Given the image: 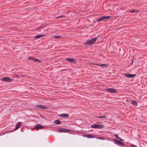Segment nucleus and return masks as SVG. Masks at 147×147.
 <instances>
[{
    "label": "nucleus",
    "mask_w": 147,
    "mask_h": 147,
    "mask_svg": "<svg viewBox=\"0 0 147 147\" xmlns=\"http://www.w3.org/2000/svg\"><path fill=\"white\" fill-rule=\"evenodd\" d=\"M98 38V36L96 37L95 38H93L92 39L87 40L86 42H84L85 45L88 46L89 45H91L93 44L96 41Z\"/></svg>",
    "instance_id": "1"
},
{
    "label": "nucleus",
    "mask_w": 147,
    "mask_h": 147,
    "mask_svg": "<svg viewBox=\"0 0 147 147\" xmlns=\"http://www.w3.org/2000/svg\"><path fill=\"white\" fill-rule=\"evenodd\" d=\"M104 126L103 125H98L96 124L91 125V127L93 128L101 129L104 127Z\"/></svg>",
    "instance_id": "2"
},
{
    "label": "nucleus",
    "mask_w": 147,
    "mask_h": 147,
    "mask_svg": "<svg viewBox=\"0 0 147 147\" xmlns=\"http://www.w3.org/2000/svg\"><path fill=\"white\" fill-rule=\"evenodd\" d=\"M111 18V17L110 16H103L98 19L97 21L98 22H100L104 20L109 19Z\"/></svg>",
    "instance_id": "3"
},
{
    "label": "nucleus",
    "mask_w": 147,
    "mask_h": 147,
    "mask_svg": "<svg viewBox=\"0 0 147 147\" xmlns=\"http://www.w3.org/2000/svg\"><path fill=\"white\" fill-rule=\"evenodd\" d=\"M71 130L69 129H66L64 128H60L58 130V132L60 133L69 132Z\"/></svg>",
    "instance_id": "4"
},
{
    "label": "nucleus",
    "mask_w": 147,
    "mask_h": 147,
    "mask_svg": "<svg viewBox=\"0 0 147 147\" xmlns=\"http://www.w3.org/2000/svg\"><path fill=\"white\" fill-rule=\"evenodd\" d=\"M113 142L115 144L118 145L122 146L125 145L122 142L120 141L119 140L114 139Z\"/></svg>",
    "instance_id": "5"
},
{
    "label": "nucleus",
    "mask_w": 147,
    "mask_h": 147,
    "mask_svg": "<svg viewBox=\"0 0 147 147\" xmlns=\"http://www.w3.org/2000/svg\"><path fill=\"white\" fill-rule=\"evenodd\" d=\"M45 127L39 124H37L34 127V129L38 130L40 129H44Z\"/></svg>",
    "instance_id": "6"
},
{
    "label": "nucleus",
    "mask_w": 147,
    "mask_h": 147,
    "mask_svg": "<svg viewBox=\"0 0 147 147\" xmlns=\"http://www.w3.org/2000/svg\"><path fill=\"white\" fill-rule=\"evenodd\" d=\"M106 90L109 93H115L117 92L116 89L113 88H107Z\"/></svg>",
    "instance_id": "7"
},
{
    "label": "nucleus",
    "mask_w": 147,
    "mask_h": 147,
    "mask_svg": "<svg viewBox=\"0 0 147 147\" xmlns=\"http://www.w3.org/2000/svg\"><path fill=\"white\" fill-rule=\"evenodd\" d=\"M1 79L2 81L7 82H11L12 81V80L9 77H5L1 78Z\"/></svg>",
    "instance_id": "8"
},
{
    "label": "nucleus",
    "mask_w": 147,
    "mask_h": 147,
    "mask_svg": "<svg viewBox=\"0 0 147 147\" xmlns=\"http://www.w3.org/2000/svg\"><path fill=\"white\" fill-rule=\"evenodd\" d=\"M124 76L126 78H131L136 76V74H124Z\"/></svg>",
    "instance_id": "9"
},
{
    "label": "nucleus",
    "mask_w": 147,
    "mask_h": 147,
    "mask_svg": "<svg viewBox=\"0 0 147 147\" xmlns=\"http://www.w3.org/2000/svg\"><path fill=\"white\" fill-rule=\"evenodd\" d=\"M36 108H39L41 109H48V108L47 107L41 105H38L36 106Z\"/></svg>",
    "instance_id": "10"
},
{
    "label": "nucleus",
    "mask_w": 147,
    "mask_h": 147,
    "mask_svg": "<svg viewBox=\"0 0 147 147\" xmlns=\"http://www.w3.org/2000/svg\"><path fill=\"white\" fill-rule=\"evenodd\" d=\"M28 59L31 60V61H33V62H40V61L38 59H36V58L31 57H28Z\"/></svg>",
    "instance_id": "11"
},
{
    "label": "nucleus",
    "mask_w": 147,
    "mask_h": 147,
    "mask_svg": "<svg viewBox=\"0 0 147 147\" xmlns=\"http://www.w3.org/2000/svg\"><path fill=\"white\" fill-rule=\"evenodd\" d=\"M21 122H18L16 125V127L15 129V130H16L19 128L21 125Z\"/></svg>",
    "instance_id": "12"
},
{
    "label": "nucleus",
    "mask_w": 147,
    "mask_h": 147,
    "mask_svg": "<svg viewBox=\"0 0 147 147\" xmlns=\"http://www.w3.org/2000/svg\"><path fill=\"white\" fill-rule=\"evenodd\" d=\"M83 136L84 137H87L88 138H94L92 134H89L87 135H84Z\"/></svg>",
    "instance_id": "13"
},
{
    "label": "nucleus",
    "mask_w": 147,
    "mask_h": 147,
    "mask_svg": "<svg viewBox=\"0 0 147 147\" xmlns=\"http://www.w3.org/2000/svg\"><path fill=\"white\" fill-rule=\"evenodd\" d=\"M60 116L61 117L66 118L69 117V115L67 114H62L60 115Z\"/></svg>",
    "instance_id": "14"
},
{
    "label": "nucleus",
    "mask_w": 147,
    "mask_h": 147,
    "mask_svg": "<svg viewBox=\"0 0 147 147\" xmlns=\"http://www.w3.org/2000/svg\"><path fill=\"white\" fill-rule=\"evenodd\" d=\"M66 60L69 62L75 63L74 59L71 58H67L66 59Z\"/></svg>",
    "instance_id": "15"
},
{
    "label": "nucleus",
    "mask_w": 147,
    "mask_h": 147,
    "mask_svg": "<svg viewBox=\"0 0 147 147\" xmlns=\"http://www.w3.org/2000/svg\"><path fill=\"white\" fill-rule=\"evenodd\" d=\"M97 118H99V119H105L107 118V116L105 115H104L103 116H97L96 117Z\"/></svg>",
    "instance_id": "16"
},
{
    "label": "nucleus",
    "mask_w": 147,
    "mask_h": 147,
    "mask_svg": "<svg viewBox=\"0 0 147 147\" xmlns=\"http://www.w3.org/2000/svg\"><path fill=\"white\" fill-rule=\"evenodd\" d=\"M54 123L57 124H61V122L59 119H57L54 121Z\"/></svg>",
    "instance_id": "17"
},
{
    "label": "nucleus",
    "mask_w": 147,
    "mask_h": 147,
    "mask_svg": "<svg viewBox=\"0 0 147 147\" xmlns=\"http://www.w3.org/2000/svg\"><path fill=\"white\" fill-rule=\"evenodd\" d=\"M45 34H40V35H38L35 36V38H39L45 36Z\"/></svg>",
    "instance_id": "18"
},
{
    "label": "nucleus",
    "mask_w": 147,
    "mask_h": 147,
    "mask_svg": "<svg viewBox=\"0 0 147 147\" xmlns=\"http://www.w3.org/2000/svg\"><path fill=\"white\" fill-rule=\"evenodd\" d=\"M131 104L135 106H137L138 105L136 101L135 100H132L131 102Z\"/></svg>",
    "instance_id": "19"
},
{
    "label": "nucleus",
    "mask_w": 147,
    "mask_h": 147,
    "mask_svg": "<svg viewBox=\"0 0 147 147\" xmlns=\"http://www.w3.org/2000/svg\"><path fill=\"white\" fill-rule=\"evenodd\" d=\"M107 65L106 64H102L101 65L100 64V65L99 66H100L101 67H105L107 66Z\"/></svg>",
    "instance_id": "20"
},
{
    "label": "nucleus",
    "mask_w": 147,
    "mask_h": 147,
    "mask_svg": "<svg viewBox=\"0 0 147 147\" xmlns=\"http://www.w3.org/2000/svg\"><path fill=\"white\" fill-rule=\"evenodd\" d=\"M65 15H62V16H57L56 17V18L57 19H59V18H63V17H65Z\"/></svg>",
    "instance_id": "21"
},
{
    "label": "nucleus",
    "mask_w": 147,
    "mask_h": 147,
    "mask_svg": "<svg viewBox=\"0 0 147 147\" xmlns=\"http://www.w3.org/2000/svg\"><path fill=\"white\" fill-rule=\"evenodd\" d=\"M114 136L118 139H119L120 138V137H119L116 134H114Z\"/></svg>",
    "instance_id": "22"
},
{
    "label": "nucleus",
    "mask_w": 147,
    "mask_h": 147,
    "mask_svg": "<svg viewBox=\"0 0 147 147\" xmlns=\"http://www.w3.org/2000/svg\"><path fill=\"white\" fill-rule=\"evenodd\" d=\"M60 36H54V38H60Z\"/></svg>",
    "instance_id": "23"
},
{
    "label": "nucleus",
    "mask_w": 147,
    "mask_h": 147,
    "mask_svg": "<svg viewBox=\"0 0 147 147\" xmlns=\"http://www.w3.org/2000/svg\"><path fill=\"white\" fill-rule=\"evenodd\" d=\"M14 78H18L20 77V76H19L17 75H15L14 76Z\"/></svg>",
    "instance_id": "24"
},
{
    "label": "nucleus",
    "mask_w": 147,
    "mask_h": 147,
    "mask_svg": "<svg viewBox=\"0 0 147 147\" xmlns=\"http://www.w3.org/2000/svg\"><path fill=\"white\" fill-rule=\"evenodd\" d=\"M97 139H100L101 140H104V138L102 137H99L98 138H97Z\"/></svg>",
    "instance_id": "25"
},
{
    "label": "nucleus",
    "mask_w": 147,
    "mask_h": 147,
    "mask_svg": "<svg viewBox=\"0 0 147 147\" xmlns=\"http://www.w3.org/2000/svg\"><path fill=\"white\" fill-rule=\"evenodd\" d=\"M92 64L93 65H97V66H98L100 65V64H96V63H92Z\"/></svg>",
    "instance_id": "26"
},
{
    "label": "nucleus",
    "mask_w": 147,
    "mask_h": 147,
    "mask_svg": "<svg viewBox=\"0 0 147 147\" xmlns=\"http://www.w3.org/2000/svg\"><path fill=\"white\" fill-rule=\"evenodd\" d=\"M137 11L138 10H133L131 11H130V12H132V13H134V12H135V11Z\"/></svg>",
    "instance_id": "27"
},
{
    "label": "nucleus",
    "mask_w": 147,
    "mask_h": 147,
    "mask_svg": "<svg viewBox=\"0 0 147 147\" xmlns=\"http://www.w3.org/2000/svg\"><path fill=\"white\" fill-rule=\"evenodd\" d=\"M119 141L120 142H122L123 141V139H121V138H119Z\"/></svg>",
    "instance_id": "28"
},
{
    "label": "nucleus",
    "mask_w": 147,
    "mask_h": 147,
    "mask_svg": "<svg viewBox=\"0 0 147 147\" xmlns=\"http://www.w3.org/2000/svg\"><path fill=\"white\" fill-rule=\"evenodd\" d=\"M40 117L42 118H44L46 120H47V119L46 118H45V117H44L42 115H41L40 114Z\"/></svg>",
    "instance_id": "29"
},
{
    "label": "nucleus",
    "mask_w": 147,
    "mask_h": 147,
    "mask_svg": "<svg viewBox=\"0 0 147 147\" xmlns=\"http://www.w3.org/2000/svg\"><path fill=\"white\" fill-rule=\"evenodd\" d=\"M131 146L132 147H136V146L135 145H131Z\"/></svg>",
    "instance_id": "30"
},
{
    "label": "nucleus",
    "mask_w": 147,
    "mask_h": 147,
    "mask_svg": "<svg viewBox=\"0 0 147 147\" xmlns=\"http://www.w3.org/2000/svg\"><path fill=\"white\" fill-rule=\"evenodd\" d=\"M134 61V59H133L132 60V64L133 63Z\"/></svg>",
    "instance_id": "31"
},
{
    "label": "nucleus",
    "mask_w": 147,
    "mask_h": 147,
    "mask_svg": "<svg viewBox=\"0 0 147 147\" xmlns=\"http://www.w3.org/2000/svg\"><path fill=\"white\" fill-rule=\"evenodd\" d=\"M12 131H9V132H12Z\"/></svg>",
    "instance_id": "32"
},
{
    "label": "nucleus",
    "mask_w": 147,
    "mask_h": 147,
    "mask_svg": "<svg viewBox=\"0 0 147 147\" xmlns=\"http://www.w3.org/2000/svg\"><path fill=\"white\" fill-rule=\"evenodd\" d=\"M63 71H64V70H63Z\"/></svg>",
    "instance_id": "33"
},
{
    "label": "nucleus",
    "mask_w": 147,
    "mask_h": 147,
    "mask_svg": "<svg viewBox=\"0 0 147 147\" xmlns=\"http://www.w3.org/2000/svg\"><path fill=\"white\" fill-rule=\"evenodd\" d=\"M1 36H0V38H1Z\"/></svg>",
    "instance_id": "34"
}]
</instances>
